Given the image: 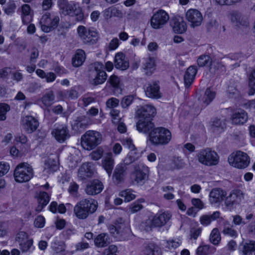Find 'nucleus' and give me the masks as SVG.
<instances>
[{
    "instance_id": "obj_18",
    "label": "nucleus",
    "mask_w": 255,
    "mask_h": 255,
    "mask_svg": "<svg viewBox=\"0 0 255 255\" xmlns=\"http://www.w3.org/2000/svg\"><path fill=\"white\" fill-rule=\"evenodd\" d=\"M227 195L226 191L220 188L213 189L210 192L209 201L211 204L220 203Z\"/></svg>"
},
{
    "instance_id": "obj_53",
    "label": "nucleus",
    "mask_w": 255,
    "mask_h": 255,
    "mask_svg": "<svg viewBox=\"0 0 255 255\" xmlns=\"http://www.w3.org/2000/svg\"><path fill=\"white\" fill-rule=\"evenodd\" d=\"M172 163L174 165V168L176 169H181L184 167L186 163L180 157H174L172 160Z\"/></svg>"
},
{
    "instance_id": "obj_35",
    "label": "nucleus",
    "mask_w": 255,
    "mask_h": 255,
    "mask_svg": "<svg viewBox=\"0 0 255 255\" xmlns=\"http://www.w3.org/2000/svg\"><path fill=\"white\" fill-rule=\"evenodd\" d=\"M143 68L146 75H151L155 70V61L153 58L149 57L145 60Z\"/></svg>"
},
{
    "instance_id": "obj_62",
    "label": "nucleus",
    "mask_w": 255,
    "mask_h": 255,
    "mask_svg": "<svg viewBox=\"0 0 255 255\" xmlns=\"http://www.w3.org/2000/svg\"><path fill=\"white\" fill-rule=\"evenodd\" d=\"M209 247L207 245L199 246L196 250L197 255H207Z\"/></svg>"
},
{
    "instance_id": "obj_29",
    "label": "nucleus",
    "mask_w": 255,
    "mask_h": 255,
    "mask_svg": "<svg viewBox=\"0 0 255 255\" xmlns=\"http://www.w3.org/2000/svg\"><path fill=\"white\" fill-rule=\"evenodd\" d=\"M197 69L195 66H191L187 69L184 75V83L185 87L188 88L192 83L197 73Z\"/></svg>"
},
{
    "instance_id": "obj_44",
    "label": "nucleus",
    "mask_w": 255,
    "mask_h": 255,
    "mask_svg": "<svg viewBox=\"0 0 255 255\" xmlns=\"http://www.w3.org/2000/svg\"><path fill=\"white\" fill-rule=\"evenodd\" d=\"M136 149L130 150L124 160L126 165L129 164L136 160L139 157V153L136 151Z\"/></svg>"
},
{
    "instance_id": "obj_2",
    "label": "nucleus",
    "mask_w": 255,
    "mask_h": 255,
    "mask_svg": "<svg viewBox=\"0 0 255 255\" xmlns=\"http://www.w3.org/2000/svg\"><path fill=\"white\" fill-rule=\"evenodd\" d=\"M97 208V202L92 199L81 200L74 208L76 217L80 219H86L89 214L94 213Z\"/></svg>"
},
{
    "instance_id": "obj_61",
    "label": "nucleus",
    "mask_w": 255,
    "mask_h": 255,
    "mask_svg": "<svg viewBox=\"0 0 255 255\" xmlns=\"http://www.w3.org/2000/svg\"><path fill=\"white\" fill-rule=\"evenodd\" d=\"M9 169V165L4 162H0V177L6 174Z\"/></svg>"
},
{
    "instance_id": "obj_22",
    "label": "nucleus",
    "mask_w": 255,
    "mask_h": 255,
    "mask_svg": "<svg viewBox=\"0 0 255 255\" xmlns=\"http://www.w3.org/2000/svg\"><path fill=\"white\" fill-rule=\"evenodd\" d=\"M127 167L125 164H120L117 165L113 174L114 181L119 184L124 181L127 174Z\"/></svg>"
},
{
    "instance_id": "obj_36",
    "label": "nucleus",
    "mask_w": 255,
    "mask_h": 255,
    "mask_svg": "<svg viewBox=\"0 0 255 255\" xmlns=\"http://www.w3.org/2000/svg\"><path fill=\"white\" fill-rule=\"evenodd\" d=\"M220 213L219 211L214 212L212 215H204L200 218V223L204 226L209 225L212 221L219 218Z\"/></svg>"
},
{
    "instance_id": "obj_9",
    "label": "nucleus",
    "mask_w": 255,
    "mask_h": 255,
    "mask_svg": "<svg viewBox=\"0 0 255 255\" xmlns=\"http://www.w3.org/2000/svg\"><path fill=\"white\" fill-rule=\"evenodd\" d=\"M229 164L237 168H246L250 163V157L248 154L240 150L233 152L228 157Z\"/></svg>"
},
{
    "instance_id": "obj_45",
    "label": "nucleus",
    "mask_w": 255,
    "mask_h": 255,
    "mask_svg": "<svg viewBox=\"0 0 255 255\" xmlns=\"http://www.w3.org/2000/svg\"><path fill=\"white\" fill-rule=\"evenodd\" d=\"M221 236L219 230L217 228H214L212 231L210 235V241L215 246L219 244L221 241Z\"/></svg>"
},
{
    "instance_id": "obj_39",
    "label": "nucleus",
    "mask_w": 255,
    "mask_h": 255,
    "mask_svg": "<svg viewBox=\"0 0 255 255\" xmlns=\"http://www.w3.org/2000/svg\"><path fill=\"white\" fill-rule=\"evenodd\" d=\"M103 167L107 172L110 175L114 165V160L111 153H109L103 162Z\"/></svg>"
},
{
    "instance_id": "obj_41",
    "label": "nucleus",
    "mask_w": 255,
    "mask_h": 255,
    "mask_svg": "<svg viewBox=\"0 0 255 255\" xmlns=\"http://www.w3.org/2000/svg\"><path fill=\"white\" fill-rule=\"evenodd\" d=\"M53 254L55 255H65V246L62 242H55L51 245Z\"/></svg>"
},
{
    "instance_id": "obj_48",
    "label": "nucleus",
    "mask_w": 255,
    "mask_h": 255,
    "mask_svg": "<svg viewBox=\"0 0 255 255\" xmlns=\"http://www.w3.org/2000/svg\"><path fill=\"white\" fill-rule=\"evenodd\" d=\"M197 62L200 67L208 66L211 65L212 60L209 55H203L198 58Z\"/></svg>"
},
{
    "instance_id": "obj_12",
    "label": "nucleus",
    "mask_w": 255,
    "mask_h": 255,
    "mask_svg": "<svg viewBox=\"0 0 255 255\" xmlns=\"http://www.w3.org/2000/svg\"><path fill=\"white\" fill-rule=\"evenodd\" d=\"M77 33L82 41L87 44H93L96 43L99 36L98 32L84 26L80 25L77 28Z\"/></svg>"
},
{
    "instance_id": "obj_3",
    "label": "nucleus",
    "mask_w": 255,
    "mask_h": 255,
    "mask_svg": "<svg viewBox=\"0 0 255 255\" xmlns=\"http://www.w3.org/2000/svg\"><path fill=\"white\" fill-rule=\"evenodd\" d=\"M60 12L64 15L74 14L76 19L81 21L84 19V14L78 3L68 2L67 0H59L57 2Z\"/></svg>"
},
{
    "instance_id": "obj_50",
    "label": "nucleus",
    "mask_w": 255,
    "mask_h": 255,
    "mask_svg": "<svg viewBox=\"0 0 255 255\" xmlns=\"http://www.w3.org/2000/svg\"><path fill=\"white\" fill-rule=\"evenodd\" d=\"M144 202L143 199H140L132 203L129 207V210L131 213H135L143 208L141 203Z\"/></svg>"
},
{
    "instance_id": "obj_43",
    "label": "nucleus",
    "mask_w": 255,
    "mask_h": 255,
    "mask_svg": "<svg viewBox=\"0 0 255 255\" xmlns=\"http://www.w3.org/2000/svg\"><path fill=\"white\" fill-rule=\"evenodd\" d=\"M231 19L232 21L235 23L237 25H245L247 24V22L245 16L239 12H233L231 14Z\"/></svg>"
},
{
    "instance_id": "obj_15",
    "label": "nucleus",
    "mask_w": 255,
    "mask_h": 255,
    "mask_svg": "<svg viewBox=\"0 0 255 255\" xmlns=\"http://www.w3.org/2000/svg\"><path fill=\"white\" fill-rule=\"evenodd\" d=\"M15 240L18 243L22 253L29 252L32 248L33 240L24 232H19L16 235Z\"/></svg>"
},
{
    "instance_id": "obj_59",
    "label": "nucleus",
    "mask_w": 255,
    "mask_h": 255,
    "mask_svg": "<svg viewBox=\"0 0 255 255\" xmlns=\"http://www.w3.org/2000/svg\"><path fill=\"white\" fill-rule=\"evenodd\" d=\"M109 82L111 85L115 88H118L120 85V78L116 75H112L109 79Z\"/></svg>"
},
{
    "instance_id": "obj_60",
    "label": "nucleus",
    "mask_w": 255,
    "mask_h": 255,
    "mask_svg": "<svg viewBox=\"0 0 255 255\" xmlns=\"http://www.w3.org/2000/svg\"><path fill=\"white\" fill-rule=\"evenodd\" d=\"M118 248L115 245H110L108 248L105 249L104 252V255H117L116 253Z\"/></svg>"
},
{
    "instance_id": "obj_64",
    "label": "nucleus",
    "mask_w": 255,
    "mask_h": 255,
    "mask_svg": "<svg viewBox=\"0 0 255 255\" xmlns=\"http://www.w3.org/2000/svg\"><path fill=\"white\" fill-rule=\"evenodd\" d=\"M166 247L169 249H176L179 247L181 244L179 241H175V240L167 241L166 243Z\"/></svg>"
},
{
    "instance_id": "obj_7",
    "label": "nucleus",
    "mask_w": 255,
    "mask_h": 255,
    "mask_svg": "<svg viewBox=\"0 0 255 255\" xmlns=\"http://www.w3.org/2000/svg\"><path fill=\"white\" fill-rule=\"evenodd\" d=\"M15 180L17 182L23 183L30 180L33 176L32 166L28 163L23 162L18 164L13 173Z\"/></svg>"
},
{
    "instance_id": "obj_30",
    "label": "nucleus",
    "mask_w": 255,
    "mask_h": 255,
    "mask_svg": "<svg viewBox=\"0 0 255 255\" xmlns=\"http://www.w3.org/2000/svg\"><path fill=\"white\" fill-rule=\"evenodd\" d=\"M141 255H161V252L154 244H148L144 246Z\"/></svg>"
},
{
    "instance_id": "obj_19",
    "label": "nucleus",
    "mask_w": 255,
    "mask_h": 255,
    "mask_svg": "<svg viewBox=\"0 0 255 255\" xmlns=\"http://www.w3.org/2000/svg\"><path fill=\"white\" fill-rule=\"evenodd\" d=\"M139 119L152 120L156 114L155 108L151 105H144L137 111Z\"/></svg>"
},
{
    "instance_id": "obj_46",
    "label": "nucleus",
    "mask_w": 255,
    "mask_h": 255,
    "mask_svg": "<svg viewBox=\"0 0 255 255\" xmlns=\"http://www.w3.org/2000/svg\"><path fill=\"white\" fill-rule=\"evenodd\" d=\"M211 126L213 130L218 129L223 130L226 127V120L225 119L215 118L213 121Z\"/></svg>"
},
{
    "instance_id": "obj_1",
    "label": "nucleus",
    "mask_w": 255,
    "mask_h": 255,
    "mask_svg": "<svg viewBox=\"0 0 255 255\" xmlns=\"http://www.w3.org/2000/svg\"><path fill=\"white\" fill-rule=\"evenodd\" d=\"M88 76L90 83L94 86L103 84L107 79V74L104 71V66L99 62H96L90 65Z\"/></svg>"
},
{
    "instance_id": "obj_8",
    "label": "nucleus",
    "mask_w": 255,
    "mask_h": 255,
    "mask_svg": "<svg viewBox=\"0 0 255 255\" xmlns=\"http://www.w3.org/2000/svg\"><path fill=\"white\" fill-rule=\"evenodd\" d=\"M197 157L200 163L208 166L217 165L219 160V156L217 152L209 148L200 150Z\"/></svg>"
},
{
    "instance_id": "obj_13",
    "label": "nucleus",
    "mask_w": 255,
    "mask_h": 255,
    "mask_svg": "<svg viewBox=\"0 0 255 255\" xmlns=\"http://www.w3.org/2000/svg\"><path fill=\"white\" fill-rule=\"evenodd\" d=\"M168 14L163 10H159L151 18V25L155 29H159L164 25L169 20Z\"/></svg>"
},
{
    "instance_id": "obj_55",
    "label": "nucleus",
    "mask_w": 255,
    "mask_h": 255,
    "mask_svg": "<svg viewBox=\"0 0 255 255\" xmlns=\"http://www.w3.org/2000/svg\"><path fill=\"white\" fill-rule=\"evenodd\" d=\"M119 102V99L116 98H111L107 101L106 106L109 108L114 109L118 106Z\"/></svg>"
},
{
    "instance_id": "obj_25",
    "label": "nucleus",
    "mask_w": 255,
    "mask_h": 255,
    "mask_svg": "<svg viewBox=\"0 0 255 255\" xmlns=\"http://www.w3.org/2000/svg\"><path fill=\"white\" fill-rule=\"evenodd\" d=\"M136 128L138 131L144 133H150L154 129V125L152 120L140 119L136 123Z\"/></svg>"
},
{
    "instance_id": "obj_38",
    "label": "nucleus",
    "mask_w": 255,
    "mask_h": 255,
    "mask_svg": "<svg viewBox=\"0 0 255 255\" xmlns=\"http://www.w3.org/2000/svg\"><path fill=\"white\" fill-rule=\"evenodd\" d=\"M87 117L84 116L77 117L73 124V129L81 131L86 128L87 126Z\"/></svg>"
},
{
    "instance_id": "obj_6",
    "label": "nucleus",
    "mask_w": 255,
    "mask_h": 255,
    "mask_svg": "<svg viewBox=\"0 0 255 255\" xmlns=\"http://www.w3.org/2000/svg\"><path fill=\"white\" fill-rule=\"evenodd\" d=\"M171 215L168 212L157 213L152 219L146 220L143 223L144 230L150 231L153 227L164 226L171 219Z\"/></svg>"
},
{
    "instance_id": "obj_40",
    "label": "nucleus",
    "mask_w": 255,
    "mask_h": 255,
    "mask_svg": "<svg viewBox=\"0 0 255 255\" xmlns=\"http://www.w3.org/2000/svg\"><path fill=\"white\" fill-rule=\"evenodd\" d=\"M58 169V165L56 160L51 158L45 160L44 170L47 173H53Z\"/></svg>"
},
{
    "instance_id": "obj_33",
    "label": "nucleus",
    "mask_w": 255,
    "mask_h": 255,
    "mask_svg": "<svg viewBox=\"0 0 255 255\" xmlns=\"http://www.w3.org/2000/svg\"><path fill=\"white\" fill-rule=\"evenodd\" d=\"M86 59L85 51L82 49H78L72 58V65L74 67H78L81 66Z\"/></svg>"
},
{
    "instance_id": "obj_34",
    "label": "nucleus",
    "mask_w": 255,
    "mask_h": 255,
    "mask_svg": "<svg viewBox=\"0 0 255 255\" xmlns=\"http://www.w3.org/2000/svg\"><path fill=\"white\" fill-rule=\"evenodd\" d=\"M21 18L24 24H28L32 20L31 8L27 4H23L21 6Z\"/></svg>"
},
{
    "instance_id": "obj_24",
    "label": "nucleus",
    "mask_w": 255,
    "mask_h": 255,
    "mask_svg": "<svg viewBox=\"0 0 255 255\" xmlns=\"http://www.w3.org/2000/svg\"><path fill=\"white\" fill-rule=\"evenodd\" d=\"M170 24L175 33H183L186 30V23L180 16L173 17L171 20Z\"/></svg>"
},
{
    "instance_id": "obj_37",
    "label": "nucleus",
    "mask_w": 255,
    "mask_h": 255,
    "mask_svg": "<svg viewBox=\"0 0 255 255\" xmlns=\"http://www.w3.org/2000/svg\"><path fill=\"white\" fill-rule=\"evenodd\" d=\"M241 251L242 255H255V241H250L244 244Z\"/></svg>"
},
{
    "instance_id": "obj_32",
    "label": "nucleus",
    "mask_w": 255,
    "mask_h": 255,
    "mask_svg": "<svg viewBox=\"0 0 255 255\" xmlns=\"http://www.w3.org/2000/svg\"><path fill=\"white\" fill-rule=\"evenodd\" d=\"M95 245L98 248H104L110 244L109 235L106 233H101L94 239Z\"/></svg>"
},
{
    "instance_id": "obj_28",
    "label": "nucleus",
    "mask_w": 255,
    "mask_h": 255,
    "mask_svg": "<svg viewBox=\"0 0 255 255\" xmlns=\"http://www.w3.org/2000/svg\"><path fill=\"white\" fill-rule=\"evenodd\" d=\"M247 113L244 110H240L233 114L231 119L232 123L235 125H243L248 120Z\"/></svg>"
},
{
    "instance_id": "obj_58",
    "label": "nucleus",
    "mask_w": 255,
    "mask_h": 255,
    "mask_svg": "<svg viewBox=\"0 0 255 255\" xmlns=\"http://www.w3.org/2000/svg\"><path fill=\"white\" fill-rule=\"evenodd\" d=\"M223 233L225 235L230 236L231 237H237V233L232 227L229 226H225L222 231Z\"/></svg>"
},
{
    "instance_id": "obj_20",
    "label": "nucleus",
    "mask_w": 255,
    "mask_h": 255,
    "mask_svg": "<svg viewBox=\"0 0 255 255\" xmlns=\"http://www.w3.org/2000/svg\"><path fill=\"white\" fill-rule=\"evenodd\" d=\"M159 89L158 83L153 82L148 84L145 90V93L146 96L149 98L158 99L161 96Z\"/></svg>"
},
{
    "instance_id": "obj_17",
    "label": "nucleus",
    "mask_w": 255,
    "mask_h": 255,
    "mask_svg": "<svg viewBox=\"0 0 255 255\" xmlns=\"http://www.w3.org/2000/svg\"><path fill=\"white\" fill-rule=\"evenodd\" d=\"M51 134L59 142H63L70 136L68 127L65 125H62L54 128Z\"/></svg>"
},
{
    "instance_id": "obj_21",
    "label": "nucleus",
    "mask_w": 255,
    "mask_h": 255,
    "mask_svg": "<svg viewBox=\"0 0 255 255\" xmlns=\"http://www.w3.org/2000/svg\"><path fill=\"white\" fill-rule=\"evenodd\" d=\"M103 189L102 183L98 180H94L87 185L85 192L89 195H94L100 193Z\"/></svg>"
},
{
    "instance_id": "obj_57",
    "label": "nucleus",
    "mask_w": 255,
    "mask_h": 255,
    "mask_svg": "<svg viewBox=\"0 0 255 255\" xmlns=\"http://www.w3.org/2000/svg\"><path fill=\"white\" fill-rule=\"evenodd\" d=\"M45 218L41 215L37 216L34 221V225L36 228H42L45 225Z\"/></svg>"
},
{
    "instance_id": "obj_10",
    "label": "nucleus",
    "mask_w": 255,
    "mask_h": 255,
    "mask_svg": "<svg viewBox=\"0 0 255 255\" xmlns=\"http://www.w3.org/2000/svg\"><path fill=\"white\" fill-rule=\"evenodd\" d=\"M130 179L132 184L142 186L148 179V167L142 164L136 165L131 173Z\"/></svg>"
},
{
    "instance_id": "obj_14",
    "label": "nucleus",
    "mask_w": 255,
    "mask_h": 255,
    "mask_svg": "<svg viewBox=\"0 0 255 255\" xmlns=\"http://www.w3.org/2000/svg\"><path fill=\"white\" fill-rule=\"evenodd\" d=\"M244 194L240 190H233L225 200L226 207L231 210L244 199Z\"/></svg>"
},
{
    "instance_id": "obj_26",
    "label": "nucleus",
    "mask_w": 255,
    "mask_h": 255,
    "mask_svg": "<svg viewBox=\"0 0 255 255\" xmlns=\"http://www.w3.org/2000/svg\"><path fill=\"white\" fill-rule=\"evenodd\" d=\"M94 174V170L92 165L90 163H85L79 168L78 172V176L81 180H85L91 177Z\"/></svg>"
},
{
    "instance_id": "obj_11",
    "label": "nucleus",
    "mask_w": 255,
    "mask_h": 255,
    "mask_svg": "<svg viewBox=\"0 0 255 255\" xmlns=\"http://www.w3.org/2000/svg\"><path fill=\"white\" fill-rule=\"evenodd\" d=\"M59 21L58 15L47 12L42 16L39 23L42 30L49 32L57 27Z\"/></svg>"
},
{
    "instance_id": "obj_23",
    "label": "nucleus",
    "mask_w": 255,
    "mask_h": 255,
    "mask_svg": "<svg viewBox=\"0 0 255 255\" xmlns=\"http://www.w3.org/2000/svg\"><path fill=\"white\" fill-rule=\"evenodd\" d=\"M22 122L24 129L28 132L35 131L39 126L38 121L34 117L30 116L24 117Z\"/></svg>"
},
{
    "instance_id": "obj_5",
    "label": "nucleus",
    "mask_w": 255,
    "mask_h": 255,
    "mask_svg": "<svg viewBox=\"0 0 255 255\" xmlns=\"http://www.w3.org/2000/svg\"><path fill=\"white\" fill-rule=\"evenodd\" d=\"M149 140L154 145L167 144L171 139L170 131L163 128H155L148 135Z\"/></svg>"
},
{
    "instance_id": "obj_4",
    "label": "nucleus",
    "mask_w": 255,
    "mask_h": 255,
    "mask_svg": "<svg viewBox=\"0 0 255 255\" xmlns=\"http://www.w3.org/2000/svg\"><path fill=\"white\" fill-rule=\"evenodd\" d=\"M103 139L101 133L96 130L87 131L81 137V145L86 150H90L100 144Z\"/></svg>"
},
{
    "instance_id": "obj_27",
    "label": "nucleus",
    "mask_w": 255,
    "mask_h": 255,
    "mask_svg": "<svg viewBox=\"0 0 255 255\" xmlns=\"http://www.w3.org/2000/svg\"><path fill=\"white\" fill-rule=\"evenodd\" d=\"M115 66L117 69L125 70L129 67V62L122 53H118L115 57Z\"/></svg>"
},
{
    "instance_id": "obj_31",
    "label": "nucleus",
    "mask_w": 255,
    "mask_h": 255,
    "mask_svg": "<svg viewBox=\"0 0 255 255\" xmlns=\"http://www.w3.org/2000/svg\"><path fill=\"white\" fill-rule=\"evenodd\" d=\"M130 230L128 226L123 224L119 225V230L116 238L121 241L127 240L130 235Z\"/></svg>"
},
{
    "instance_id": "obj_51",
    "label": "nucleus",
    "mask_w": 255,
    "mask_h": 255,
    "mask_svg": "<svg viewBox=\"0 0 255 255\" xmlns=\"http://www.w3.org/2000/svg\"><path fill=\"white\" fill-rule=\"evenodd\" d=\"M10 109V106L8 104L0 103V121H4L6 119V114Z\"/></svg>"
},
{
    "instance_id": "obj_49",
    "label": "nucleus",
    "mask_w": 255,
    "mask_h": 255,
    "mask_svg": "<svg viewBox=\"0 0 255 255\" xmlns=\"http://www.w3.org/2000/svg\"><path fill=\"white\" fill-rule=\"evenodd\" d=\"M120 196L125 198L126 202H130L135 198L133 191L131 189H126L120 193Z\"/></svg>"
},
{
    "instance_id": "obj_56",
    "label": "nucleus",
    "mask_w": 255,
    "mask_h": 255,
    "mask_svg": "<svg viewBox=\"0 0 255 255\" xmlns=\"http://www.w3.org/2000/svg\"><path fill=\"white\" fill-rule=\"evenodd\" d=\"M133 99V97L131 96L124 97L121 103L122 107L123 108H127L131 104Z\"/></svg>"
},
{
    "instance_id": "obj_54",
    "label": "nucleus",
    "mask_w": 255,
    "mask_h": 255,
    "mask_svg": "<svg viewBox=\"0 0 255 255\" xmlns=\"http://www.w3.org/2000/svg\"><path fill=\"white\" fill-rule=\"evenodd\" d=\"M16 8V5L13 1L9 0L4 7V11L7 14H10L14 12Z\"/></svg>"
},
{
    "instance_id": "obj_47",
    "label": "nucleus",
    "mask_w": 255,
    "mask_h": 255,
    "mask_svg": "<svg viewBox=\"0 0 255 255\" xmlns=\"http://www.w3.org/2000/svg\"><path fill=\"white\" fill-rule=\"evenodd\" d=\"M216 93L212 91L210 88L206 89L204 96L202 99L203 102L205 104V106L209 105L215 98Z\"/></svg>"
},
{
    "instance_id": "obj_52",
    "label": "nucleus",
    "mask_w": 255,
    "mask_h": 255,
    "mask_svg": "<svg viewBox=\"0 0 255 255\" xmlns=\"http://www.w3.org/2000/svg\"><path fill=\"white\" fill-rule=\"evenodd\" d=\"M37 202L38 204H42L46 205L49 202V196L45 192H40L37 197Z\"/></svg>"
},
{
    "instance_id": "obj_63",
    "label": "nucleus",
    "mask_w": 255,
    "mask_h": 255,
    "mask_svg": "<svg viewBox=\"0 0 255 255\" xmlns=\"http://www.w3.org/2000/svg\"><path fill=\"white\" fill-rule=\"evenodd\" d=\"M103 151L102 149H98L92 152L90 154V156L92 159L98 160L101 158L103 155Z\"/></svg>"
},
{
    "instance_id": "obj_16",
    "label": "nucleus",
    "mask_w": 255,
    "mask_h": 255,
    "mask_svg": "<svg viewBox=\"0 0 255 255\" xmlns=\"http://www.w3.org/2000/svg\"><path fill=\"white\" fill-rule=\"evenodd\" d=\"M186 18L192 27L200 26L203 21V16L196 9H190L186 13Z\"/></svg>"
},
{
    "instance_id": "obj_42",
    "label": "nucleus",
    "mask_w": 255,
    "mask_h": 255,
    "mask_svg": "<svg viewBox=\"0 0 255 255\" xmlns=\"http://www.w3.org/2000/svg\"><path fill=\"white\" fill-rule=\"evenodd\" d=\"M54 100L55 96L52 91L46 93L40 99L41 102L45 107H50L54 103Z\"/></svg>"
}]
</instances>
